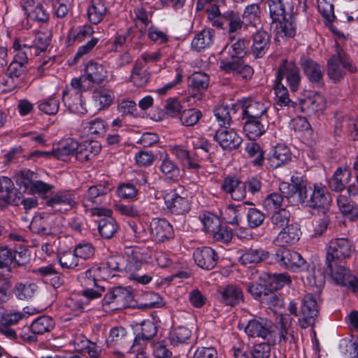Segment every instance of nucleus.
<instances>
[{"label": "nucleus", "instance_id": "nucleus-1", "mask_svg": "<svg viewBox=\"0 0 358 358\" xmlns=\"http://www.w3.org/2000/svg\"><path fill=\"white\" fill-rule=\"evenodd\" d=\"M354 250L353 243L348 238L331 239L326 249L324 270L336 284L350 287L355 292L358 289V280L343 265L344 261L352 256Z\"/></svg>", "mask_w": 358, "mask_h": 358}, {"label": "nucleus", "instance_id": "nucleus-2", "mask_svg": "<svg viewBox=\"0 0 358 358\" xmlns=\"http://www.w3.org/2000/svg\"><path fill=\"white\" fill-rule=\"evenodd\" d=\"M336 48V53L327 61V75L335 83L344 77L346 71L350 73L357 71L351 59L338 43Z\"/></svg>", "mask_w": 358, "mask_h": 358}, {"label": "nucleus", "instance_id": "nucleus-3", "mask_svg": "<svg viewBox=\"0 0 358 358\" xmlns=\"http://www.w3.org/2000/svg\"><path fill=\"white\" fill-rule=\"evenodd\" d=\"M132 293L126 287H114L110 288L102 300V307L106 311L118 310L131 306Z\"/></svg>", "mask_w": 358, "mask_h": 358}, {"label": "nucleus", "instance_id": "nucleus-4", "mask_svg": "<svg viewBox=\"0 0 358 358\" xmlns=\"http://www.w3.org/2000/svg\"><path fill=\"white\" fill-rule=\"evenodd\" d=\"M113 189V185L109 181H102L99 184L90 186L82 199L83 206L85 211L91 213V208H99L101 205L106 195Z\"/></svg>", "mask_w": 358, "mask_h": 358}, {"label": "nucleus", "instance_id": "nucleus-5", "mask_svg": "<svg viewBox=\"0 0 358 358\" xmlns=\"http://www.w3.org/2000/svg\"><path fill=\"white\" fill-rule=\"evenodd\" d=\"M319 315V308L315 298L312 294L305 295L299 312V324L303 329L313 327Z\"/></svg>", "mask_w": 358, "mask_h": 358}, {"label": "nucleus", "instance_id": "nucleus-6", "mask_svg": "<svg viewBox=\"0 0 358 358\" xmlns=\"http://www.w3.org/2000/svg\"><path fill=\"white\" fill-rule=\"evenodd\" d=\"M275 261L280 266L294 272H298L304 269L307 262L301 255L294 250L287 248H279L274 255Z\"/></svg>", "mask_w": 358, "mask_h": 358}, {"label": "nucleus", "instance_id": "nucleus-7", "mask_svg": "<svg viewBox=\"0 0 358 358\" xmlns=\"http://www.w3.org/2000/svg\"><path fill=\"white\" fill-rule=\"evenodd\" d=\"M283 78H286L287 84L292 92H295L299 90L301 75L294 62L284 59L279 65L276 73V83H282Z\"/></svg>", "mask_w": 358, "mask_h": 358}, {"label": "nucleus", "instance_id": "nucleus-8", "mask_svg": "<svg viewBox=\"0 0 358 358\" xmlns=\"http://www.w3.org/2000/svg\"><path fill=\"white\" fill-rule=\"evenodd\" d=\"M242 119L268 118V103L252 98L243 99L239 103Z\"/></svg>", "mask_w": 358, "mask_h": 358}, {"label": "nucleus", "instance_id": "nucleus-9", "mask_svg": "<svg viewBox=\"0 0 358 358\" xmlns=\"http://www.w3.org/2000/svg\"><path fill=\"white\" fill-rule=\"evenodd\" d=\"M111 210L104 208H91L92 216H104L98 222V231L101 236L106 239H110L117 231V224L111 215Z\"/></svg>", "mask_w": 358, "mask_h": 358}, {"label": "nucleus", "instance_id": "nucleus-10", "mask_svg": "<svg viewBox=\"0 0 358 358\" xmlns=\"http://www.w3.org/2000/svg\"><path fill=\"white\" fill-rule=\"evenodd\" d=\"M14 50L16 53L7 69V74L8 76L6 80L7 83L13 82L15 78H20L24 74L29 59L31 58L25 51L20 48L19 43L14 45Z\"/></svg>", "mask_w": 358, "mask_h": 358}, {"label": "nucleus", "instance_id": "nucleus-11", "mask_svg": "<svg viewBox=\"0 0 358 358\" xmlns=\"http://www.w3.org/2000/svg\"><path fill=\"white\" fill-rule=\"evenodd\" d=\"M274 327L271 321L264 317L254 318L248 322L245 332L250 338L268 339L271 336Z\"/></svg>", "mask_w": 358, "mask_h": 358}, {"label": "nucleus", "instance_id": "nucleus-12", "mask_svg": "<svg viewBox=\"0 0 358 358\" xmlns=\"http://www.w3.org/2000/svg\"><path fill=\"white\" fill-rule=\"evenodd\" d=\"M301 66L309 80L315 86L322 87L324 86V67L313 59L302 57L301 58Z\"/></svg>", "mask_w": 358, "mask_h": 358}, {"label": "nucleus", "instance_id": "nucleus-13", "mask_svg": "<svg viewBox=\"0 0 358 358\" xmlns=\"http://www.w3.org/2000/svg\"><path fill=\"white\" fill-rule=\"evenodd\" d=\"M302 273L301 278L305 285L308 286L310 289H315V292L320 290L325 283L324 270L321 271L320 268H316V266L312 264H306L304 269L301 271Z\"/></svg>", "mask_w": 358, "mask_h": 358}, {"label": "nucleus", "instance_id": "nucleus-14", "mask_svg": "<svg viewBox=\"0 0 358 358\" xmlns=\"http://www.w3.org/2000/svg\"><path fill=\"white\" fill-rule=\"evenodd\" d=\"M46 205L55 211L65 213L77 206L75 196L70 192H58L46 201Z\"/></svg>", "mask_w": 358, "mask_h": 358}, {"label": "nucleus", "instance_id": "nucleus-15", "mask_svg": "<svg viewBox=\"0 0 358 358\" xmlns=\"http://www.w3.org/2000/svg\"><path fill=\"white\" fill-rule=\"evenodd\" d=\"M193 258L198 266L208 271L214 268L218 261L215 250L206 246L197 248L194 251Z\"/></svg>", "mask_w": 358, "mask_h": 358}, {"label": "nucleus", "instance_id": "nucleus-16", "mask_svg": "<svg viewBox=\"0 0 358 358\" xmlns=\"http://www.w3.org/2000/svg\"><path fill=\"white\" fill-rule=\"evenodd\" d=\"M166 209L175 215H184L190 210V205L187 198L181 196L175 190L164 196Z\"/></svg>", "mask_w": 358, "mask_h": 358}, {"label": "nucleus", "instance_id": "nucleus-17", "mask_svg": "<svg viewBox=\"0 0 358 358\" xmlns=\"http://www.w3.org/2000/svg\"><path fill=\"white\" fill-rule=\"evenodd\" d=\"M150 229V237L157 242H164L174 237L173 227L165 219H153Z\"/></svg>", "mask_w": 358, "mask_h": 358}, {"label": "nucleus", "instance_id": "nucleus-18", "mask_svg": "<svg viewBox=\"0 0 358 358\" xmlns=\"http://www.w3.org/2000/svg\"><path fill=\"white\" fill-rule=\"evenodd\" d=\"M312 193L308 196L307 206L312 208H326L331 202L330 194L327 192L325 186L321 184L313 185Z\"/></svg>", "mask_w": 358, "mask_h": 358}, {"label": "nucleus", "instance_id": "nucleus-19", "mask_svg": "<svg viewBox=\"0 0 358 358\" xmlns=\"http://www.w3.org/2000/svg\"><path fill=\"white\" fill-rule=\"evenodd\" d=\"M214 139L224 150H236L241 144L243 139L236 132L227 128L218 129L214 136Z\"/></svg>", "mask_w": 358, "mask_h": 358}, {"label": "nucleus", "instance_id": "nucleus-20", "mask_svg": "<svg viewBox=\"0 0 358 358\" xmlns=\"http://www.w3.org/2000/svg\"><path fill=\"white\" fill-rule=\"evenodd\" d=\"M55 217L53 215L42 213L35 215L29 225L30 230L38 235H49L52 233Z\"/></svg>", "mask_w": 358, "mask_h": 358}, {"label": "nucleus", "instance_id": "nucleus-21", "mask_svg": "<svg viewBox=\"0 0 358 358\" xmlns=\"http://www.w3.org/2000/svg\"><path fill=\"white\" fill-rule=\"evenodd\" d=\"M245 120L243 131L250 140L260 138L268 128V118Z\"/></svg>", "mask_w": 358, "mask_h": 358}, {"label": "nucleus", "instance_id": "nucleus-22", "mask_svg": "<svg viewBox=\"0 0 358 358\" xmlns=\"http://www.w3.org/2000/svg\"><path fill=\"white\" fill-rule=\"evenodd\" d=\"M292 153L286 145L278 144L268 154L267 161L271 169H275L290 162Z\"/></svg>", "mask_w": 358, "mask_h": 358}, {"label": "nucleus", "instance_id": "nucleus-23", "mask_svg": "<svg viewBox=\"0 0 358 358\" xmlns=\"http://www.w3.org/2000/svg\"><path fill=\"white\" fill-rule=\"evenodd\" d=\"M221 189L227 194H230L231 198L236 201L245 199V189L243 182L236 176H226L221 185Z\"/></svg>", "mask_w": 358, "mask_h": 358}, {"label": "nucleus", "instance_id": "nucleus-24", "mask_svg": "<svg viewBox=\"0 0 358 358\" xmlns=\"http://www.w3.org/2000/svg\"><path fill=\"white\" fill-rule=\"evenodd\" d=\"M219 294L220 301L226 306H235L244 301L242 289L233 284L221 288Z\"/></svg>", "mask_w": 358, "mask_h": 358}, {"label": "nucleus", "instance_id": "nucleus-25", "mask_svg": "<svg viewBox=\"0 0 358 358\" xmlns=\"http://www.w3.org/2000/svg\"><path fill=\"white\" fill-rule=\"evenodd\" d=\"M271 44L269 34L264 30H258L252 35L251 52L255 58H262Z\"/></svg>", "mask_w": 358, "mask_h": 358}, {"label": "nucleus", "instance_id": "nucleus-26", "mask_svg": "<svg viewBox=\"0 0 358 358\" xmlns=\"http://www.w3.org/2000/svg\"><path fill=\"white\" fill-rule=\"evenodd\" d=\"M270 17L273 22L294 13L292 0H268Z\"/></svg>", "mask_w": 358, "mask_h": 358}, {"label": "nucleus", "instance_id": "nucleus-27", "mask_svg": "<svg viewBox=\"0 0 358 358\" xmlns=\"http://www.w3.org/2000/svg\"><path fill=\"white\" fill-rule=\"evenodd\" d=\"M325 104L326 102L324 96L317 93L303 101L301 105H298V107L308 116L318 115L324 110Z\"/></svg>", "mask_w": 358, "mask_h": 358}, {"label": "nucleus", "instance_id": "nucleus-28", "mask_svg": "<svg viewBox=\"0 0 358 358\" xmlns=\"http://www.w3.org/2000/svg\"><path fill=\"white\" fill-rule=\"evenodd\" d=\"M49 44L50 38L45 33L40 31L36 34L32 44L20 45V48L31 57L45 51Z\"/></svg>", "mask_w": 358, "mask_h": 358}, {"label": "nucleus", "instance_id": "nucleus-29", "mask_svg": "<svg viewBox=\"0 0 358 358\" xmlns=\"http://www.w3.org/2000/svg\"><path fill=\"white\" fill-rule=\"evenodd\" d=\"M101 149V144L96 141H87L80 144L78 143L76 158L81 162L90 161L99 153Z\"/></svg>", "mask_w": 358, "mask_h": 358}, {"label": "nucleus", "instance_id": "nucleus-30", "mask_svg": "<svg viewBox=\"0 0 358 358\" xmlns=\"http://www.w3.org/2000/svg\"><path fill=\"white\" fill-rule=\"evenodd\" d=\"M269 257V252L261 248L251 247L242 251L238 258V262L243 265L249 264H259L266 260Z\"/></svg>", "mask_w": 358, "mask_h": 358}, {"label": "nucleus", "instance_id": "nucleus-31", "mask_svg": "<svg viewBox=\"0 0 358 358\" xmlns=\"http://www.w3.org/2000/svg\"><path fill=\"white\" fill-rule=\"evenodd\" d=\"M209 76L203 72H194L188 78L189 92L194 96L197 94L199 97L209 86Z\"/></svg>", "mask_w": 358, "mask_h": 358}, {"label": "nucleus", "instance_id": "nucleus-32", "mask_svg": "<svg viewBox=\"0 0 358 358\" xmlns=\"http://www.w3.org/2000/svg\"><path fill=\"white\" fill-rule=\"evenodd\" d=\"M238 103L232 104L230 107L228 106H220L214 110V115L219 125L224 128H227L232 122L234 115L240 110Z\"/></svg>", "mask_w": 358, "mask_h": 358}, {"label": "nucleus", "instance_id": "nucleus-33", "mask_svg": "<svg viewBox=\"0 0 358 358\" xmlns=\"http://www.w3.org/2000/svg\"><path fill=\"white\" fill-rule=\"evenodd\" d=\"M301 230L296 224L292 223L280 230L275 238V243L280 245H293L300 238Z\"/></svg>", "mask_w": 358, "mask_h": 358}, {"label": "nucleus", "instance_id": "nucleus-34", "mask_svg": "<svg viewBox=\"0 0 358 358\" xmlns=\"http://www.w3.org/2000/svg\"><path fill=\"white\" fill-rule=\"evenodd\" d=\"M107 12L106 0H92L87 8V18L91 23L98 24L103 20Z\"/></svg>", "mask_w": 358, "mask_h": 358}, {"label": "nucleus", "instance_id": "nucleus-35", "mask_svg": "<svg viewBox=\"0 0 358 358\" xmlns=\"http://www.w3.org/2000/svg\"><path fill=\"white\" fill-rule=\"evenodd\" d=\"M84 76L92 83L100 84L107 78V71L102 64L90 62L85 66Z\"/></svg>", "mask_w": 358, "mask_h": 358}, {"label": "nucleus", "instance_id": "nucleus-36", "mask_svg": "<svg viewBox=\"0 0 358 358\" xmlns=\"http://www.w3.org/2000/svg\"><path fill=\"white\" fill-rule=\"evenodd\" d=\"M157 328L153 322H143L141 332L136 336L131 349L134 351H137L138 350L135 349L136 345H142L146 341L151 340L157 334Z\"/></svg>", "mask_w": 358, "mask_h": 358}, {"label": "nucleus", "instance_id": "nucleus-37", "mask_svg": "<svg viewBox=\"0 0 358 358\" xmlns=\"http://www.w3.org/2000/svg\"><path fill=\"white\" fill-rule=\"evenodd\" d=\"M55 322L51 317L43 315L34 320L26 329L31 331L36 336L50 332L55 328Z\"/></svg>", "mask_w": 358, "mask_h": 358}, {"label": "nucleus", "instance_id": "nucleus-38", "mask_svg": "<svg viewBox=\"0 0 358 358\" xmlns=\"http://www.w3.org/2000/svg\"><path fill=\"white\" fill-rule=\"evenodd\" d=\"M275 22L278 23L276 29L279 36L293 38L296 35V22L294 13L282 17L281 20H277Z\"/></svg>", "mask_w": 358, "mask_h": 358}, {"label": "nucleus", "instance_id": "nucleus-39", "mask_svg": "<svg viewBox=\"0 0 358 358\" xmlns=\"http://www.w3.org/2000/svg\"><path fill=\"white\" fill-rule=\"evenodd\" d=\"M215 31L212 29H205L197 34L192 41V48L200 52L209 48L213 42Z\"/></svg>", "mask_w": 358, "mask_h": 358}, {"label": "nucleus", "instance_id": "nucleus-40", "mask_svg": "<svg viewBox=\"0 0 358 358\" xmlns=\"http://www.w3.org/2000/svg\"><path fill=\"white\" fill-rule=\"evenodd\" d=\"M92 99L98 110H102L112 104L115 95L111 90L101 87L94 91Z\"/></svg>", "mask_w": 358, "mask_h": 358}, {"label": "nucleus", "instance_id": "nucleus-41", "mask_svg": "<svg viewBox=\"0 0 358 358\" xmlns=\"http://www.w3.org/2000/svg\"><path fill=\"white\" fill-rule=\"evenodd\" d=\"M350 179V174L346 171L338 167L332 177L328 180L329 188L334 192H341L345 188Z\"/></svg>", "mask_w": 358, "mask_h": 358}, {"label": "nucleus", "instance_id": "nucleus-42", "mask_svg": "<svg viewBox=\"0 0 358 358\" xmlns=\"http://www.w3.org/2000/svg\"><path fill=\"white\" fill-rule=\"evenodd\" d=\"M291 206H297L299 204H304L307 206L308 190L305 189H280Z\"/></svg>", "mask_w": 358, "mask_h": 358}, {"label": "nucleus", "instance_id": "nucleus-43", "mask_svg": "<svg viewBox=\"0 0 358 358\" xmlns=\"http://www.w3.org/2000/svg\"><path fill=\"white\" fill-rule=\"evenodd\" d=\"M78 148V143L71 138L63 142L57 149H53L54 158L66 161L68 157L75 155Z\"/></svg>", "mask_w": 358, "mask_h": 358}, {"label": "nucleus", "instance_id": "nucleus-44", "mask_svg": "<svg viewBox=\"0 0 358 358\" xmlns=\"http://www.w3.org/2000/svg\"><path fill=\"white\" fill-rule=\"evenodd\" d=\"M37 288L35 283L18 282L15 285L13 293L20 300H29L34 296Z\"/></svg>", "mask_w": 358, "mask_h": 358}, {"label": "nucleus", "instance_id": "nucleus-45", "mask_svg": "<svg viewBox=\"0 0 358 358\" xmlns=\"http://www.w3.org/2000/svg\"><path fill=\"white\" fill-rule=\"evenodd\" d=\"M270 222L274 229L281 230L292 223L291 213L285 208H280L273 213Z\"/></svg>", "mask_w": 358, "mask_h": 358}, {"label": "nucleus", "instance_id": "nucleus-46", "mask_svg": "<svg viewBox=\"0 0 358 358\" xmlns=\"http://www.w3.org/2000/svg\"><path fill=\"white\" fill-rule=\"evenodd\" d=\"M275 94L277 99L278 106L296 109L298 107L296 102L291 100L289 96L288 90L282 83H276L275 87Z\"/></svg>", "mask_w": 358, "mask_h": 358}, {"label": "nucleus", "instance_id": "nucleus-47", "mask_svg": "<svg viewBox=\"0 0 358 358\" xmlns=\"http://www.w3.org/2000/svg\"><path fill=\"white\" fill-rule=\"evenodd\" d=\"M260 6L258 3H252L247 6L243 13V19L245 21V25L255 26L260 22Z\"/></svg>", "mask_w": 358, "mask_h": 358}, {"label": "nucleus", "instance_id": "nucleus-48", "mask_svg": "<svg viewBox=\"0 0 358 358\" xmlns=\"http://www.w3.org/2000/svg\"><path fill=\"white\" fill-rule=\"evenodd\" d=\"M202 113L194 108L183 110L180 113V121L183 126L193 127L202 117Z\"/></svg>", "mask_w": 358, "mask_h": 358}, {"label": "nucleus", "instance_id": "nucleus-49", "mask_svg": "<svg viewBox=\"0 0 358 358\" xmlns=\"http://www.w3.org/2000/svg\"><path fill=\"white\" fill-rule=\"evenodd\" d=\"M45 6L52 8L54 15L58 18L66 17L70 10L69 0H41Z\"/></svg>", "mask_w": 358, "mask_h": 358}, {"label": "nucleus", "instance_id": "nucleus-50", "mask_svg": "<svg viewBox=\"0 0 358 358\" xmlns=\"http://www.w3.org/2000/svg\"><path fill=\"white\" fill-rule=\"evenodd\" d=\"M221 20H224L229 26V32L230 34L235 33L241 29L245 21L241 19L238 13L233 10L225 12L221 17Z\"/></svg>", "mask_w": 358, "mask_h": 358}, {"label": "nucleus", "instance_id": "nucleus-51", "mask_svg": "<svg viewBox=\"0 0 358 358\" xmlns=\"http://www.w3.org/2000/svg\"><path fill=\"white\" fill-rule=\"evenodd\" d=\"M59 107V100L55 96H50L38 102L39 110L49 115L57 114Z\"/></svg>", "mask_w": 358, "mask_h": 358}, {"label": "nucleus", "instance_id": "nucleus-52", "mask_svg": "<svg viewBox=\"0 0 358 358\" xmlns=\"http://www.w3.org/2000/svg\"><path fill=\"white\" fill-rule=\"evenodd\" d=\"M160 170L163 174L169 179H174L179 176L180 170L176 163L171 160L168 155L162 159Z\"/></svg>", "mask_w": 358, "mask_h": 358}, {"label": "nucleus", "instance_id": "nucleus-53", "mask_svg": "<svg viewBox=\"0 0 358 358\" xmlns=\"http://www.w3.org/2000/svg\"><path fill=\"white\" fill-rule=\"evenodd\" d=\"M199 219L206 231L213 234L221 225L220 220L215 214L203 212L199 215Z\"/></svg>", "mask_w": 358, "mask_h": 358}, {"label": "nucleus", "instance_id": "nucleus-54", "mask_svg": "<svg viewBox=\"0 0 358 358\" xmlns=\"http://www.w3.org/2000/svg\"><path fill=\"white\" fill-rule=\"evenodd\" d=\"M58 260L63 268L75 269L79 266V261L74 251L67 250L59 253Z\"/></svg>", "mask_w": 358, "mask_h": 358}, {"label": "nucleus", "instance_id": "nucleus-55", "mask_svg": "<svg viewBox=\"0 0 358 358\" xmlns=\"http://www.w3.org/2000/svg\"><path fill=\"white\" fill-rule=\"evenodd\" d=\"M16 254L20 255V252L15 253L13 255L12 250L7 247H3L0 248V267H8L9 266L13 260L18 266H22L24 262H20L17 259Z\"/></svg>", "mask_w": 358, "mask_h": 358}, {"label": "nucleus", "instance_id": "nucleus-56", "mask_svg": "<svg viewBox=\"0 0 358 358\" xmlns=\"http://www.w3.org/2000/svg\"><path fill=\"white\" fill-rule=\"evenodd\" d=\"M30 20L41 23L48 22L50 19L49 13L44 8L41 3L35 6L26 15Z\"/></svg>", "mask_w": 358, "mask_h": 358}, {"label": "nucleus", "instance_id": "nucleus-57", "mask_svg": "<svg viewBox=\"0 0 358 358\" xmlns=\"http://www.w3.org/2000/svg\"><path fill=\"white\" fill-rule=\"evenodd\" d=\"M191 331L185 327H178L170 335L171 343L173 345L185 343L191 337Z\"/></svg>", "mask_w": 358, "mask_h": 358}, {"label": "nucleus", "instance_id": "nucleus-58", "mask_svg": "<svg viewBox=\"0 0 358 358\" xmlns=\"http://www.w3.org/2000/svg\"><path fill=\"white\" fill-rule=\"evenodd\" d=\"M268 283L272 288L275 290L281 289L285 285L291 283L292 280L290 276L286 273H273L268 275Z\"/></svg>", "mask_w": 358, "mask_h": 358}, {"label": "nucleus", "instance_id": "nucleus-59", "mask_svg": "<svg viewBox=\"0 0 358 358\" xmlns=\"http://www.w3.org/2000/svg\"><path fill=\"white\" fill-rule=\"evenodd\" d=\"M241 57H231L222 59L220 62V68L228 73H234L238 70L241 64L243 62Z\"/></svg>", "mask_w": 358, "mask_h": 358}, {"label": "nucleus", "instance_id": "nucleus-60", "mask_svg": "<svg viewBox=\"0 0 358 358\" xmlns=\"http://www.w3.org/2000/svg\"><path fill=\"white\" fill-rule=\"evenodd\" d=\"M54 189V185L37 179L32 183L29 192L32 194H37L43 198H46L48 197V193L52 192Z\"/></svg>", "mask_w": 358, "mask_h": 358}, {"label": "nucleus", "instance_id": "nucleus-61", "mask_svg": "<svg viewBox=\"0 0 358 358\" xmlns=\"http://www.w3.org/2000/svg\"><path fill=\"white\" fill-rule=\"evenodd\" d=\"M265 220V215L263 212L257 208H250L247 213V220L248 226L252 229L257 228L261 226Z\"/></svg>", "mask_w": 358, "mask_h": 358}, {"label": "nucleus", "instance_id": "nucleus-62", "mask_svg": "<svg viewBox=\"0 0 358 358\" xmlns=\"http://www.w3.org/2000/svg\"><path fill=\"white\" fill-rule=\"evenodd\" d=\"M106 122L101 117H96L88 122L89 132L96 137L103 136L106 132Z\"/></svg>", "mask_w": 358, "mask_h": 358}, {"label": "nucleus", "instance_id": "nucleus-63", "mask_svg": "<svg viewBox=\"0 0 358 358\" xmlns=\"http://www.w3.org/2000/svg\"><path fill=\"white\" fill-rule=\"evenodd\" d=\"M149 75L142 69V67L136 64L132 70L131 81L137 87L143 86L148 83Z\"/></svg>", "mask_w": 358, "mask_h": 358}, {"label": "nucleus", "instance_id": "nucleus-64", "mask_svg": "<svg viewBox=\"0 0 358 358\" xmlns=\"http://www.w3.org/2000/svg\"><path fill=\"white\" fill-rule=\"evenodd\" d=\"M357 204L351 198L344 194L337 196V206L339 210L345 216H348Z\"/></svg>", "mask_w": 358, "mask_h": 358}]
</instances>
